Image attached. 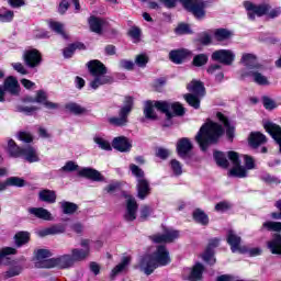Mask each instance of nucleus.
I'll list each match as a JSON object with an SVG mask.
<instances>
[{
	"label": "nucleus",
	"mask_w": 281,
	"mask_h": 281,
	"mask_svg": "<svg viewBox=\"0 0 281 281\" xmlns=\"http://www.w3.org/2000/svg\"><path fill=\"white\" fill-rule=\"evenodd\" d=\"M216 117L221 123L214 122L212 120L206 121L200 127L194 137V140L196 142L202 153H207V150H210V146H218L225 133L227 139H229V142H234V137L236 135V127L232 126L229 117L223 114V112H217Z\"/></svg>",
	"instance_id": "1"
},
{
	"label": "nucleus",
	"mask_w": 281,
	"mask_h": 281,
	"mask_svg": "<svg viewBox=\"0 0 281 281\" xmlns=\"http://www.w3.org/2000/svg\"><path fill=\"white\" fill-rule=\"evenodd\" d=\"M158 111L159 113H164L165 121L162 123V128H170L175 124L172 112H170V102L168 101H146L145 102V117L147 120H151L153 122H157L159 120V115L155 112Z\"/></svg>",
	"instance_id": "2"
},
{
	"label": "nucleus",
	"mask_w": 281,
	"mask_h": 281,
	"mask_svg": "<svg viewBox=\"0 0 281 281\" xmlns=\"http://www.w3.org/2000/svg\"><path fill=\"white\" fill-rule=\"evenodd\" d=\"M133 109H135V98L125 95L122 105L119 106V116L109 117V124L119 128L126 126L128 124V116L133 113Z\"/></svg>",
	"instance_id": "3"
},
{
	"label": "nucleus",
	"mask_w": 281,
	"mask_h": 281,
	"mask_svg": "<svg viewBox=\"0 0 281 281\" xmlns=\"http://www.w3.org/2000/svg\"><path fill=\"white\" fill-rule=\"evenodd\" d=\"M186 12H189L196 19V21H203L207 16V8L212 5V0H179Z\"/></svg>",
	"instance_id": "4"
},
{
	"label": "nucleus",
	"mask_w": 281,
	"mask_h": 281,
	"mask_svg": "<svg viewBox=\"0 0 281 281\" xmlns=\"http://www.w3.org/2000/svg\"><path fill=\"white\" fill-rule=\"evenodd\" d=\"M262 229L277 232L272 235V238L267 241V249L272 256H281V222L267 221L262 224Z\"/></svg>",
	"instance_id": "5"
},
{
	"label": "nucleus",
	"mask_w": 281,
	"mask_h": 281,
	"mask_svg": "<svg viewBox=\"0 0 281 281\" xmlns=\"http://www.w3.org/2000/svg\"><path fill=\"white\" fill-rule=\"evenodd\" d=\"M226 243L229 245L232 254H249L250 258L262 255V249L258 247L249 249L247 246H241L240 243H243V238L236 235L232 229L227 232Z\"/></svg>",
	"instance_id": "6"
},
{
	"label": "nucleus",
	"mask_w": 281,
	"mask_h": 281,
	"mask_svg": "<svg viewBox=\"0 0 281 281\" xmlns=\"http://www.w3.org/2000/svg\"><path fill=\"white\" fill-rule=\"evenodd\" d=\"M74 265H76V261H74L72 255H63L57 258L37 261L35 262V268L54 269V267H58V269H70Z\"/></svg>",
	"instance_id": "7"
},
{
	"label": "nucleus",
	"mask_w": 281,
	"mask_h": 281,
	"mask_svg": "<svg viewBox=\"0 0 281 281\" xmlns=\"http://www.w3.org/2000/svg\"><path fill=\"white\" fill-rule=\"evenodd\" d=\"M244 8L247 12L249 21H256V16L260 18L269 14V10H271V4H256L251 1H246L244 2Z\"/></svg>",
	"instance_id": "8"
},
{
	"label": "nucleus",
	"mask_w": 281,
	"mask_h": 281,
	"mask_svg": "<svg viewBox=\"0 0 281 281\" xmlns=\"http://www.w3.org/2000/svg\"><path fill=\"white\" fill-rule=\"evenodd\" d=\"M181 234L177 229L164 228V234L157 233L149 236V240L154 243V245H170V243H175Z\"/></svg>",
	"instance_id": "9"
},
{
	"label": "nucleus",
	"mask_w": 281,
	"mask_h": 281,
	"mask_svg": "<svg viewBox=\"0 0 281 281\" xmlns=\"http://www.w3.org/2000/svg\"><path fill=\"white\" fill-rule=\"evenodd\" d=\"M122 196L126 199L123 218L126 223H133V221L137 220V210H139V204H137V200H135L133 195L127 194L126 191H122Z\"/></svg>",
	"instance_id": "10"
},
{
	"label": "nucleus",
	"mask_w": 281,
	"mask_h": 281,
	"mask_svg": "<svg viewBox=\"0 0 281 281\" xmlns=\"http://www.w3.org/2000/svg\"><path fill=\"white\" fill-rule=\"evenodd\" d=\"M22 59L29 69H36L43 63V54L36 48L27 49L24 52Z\"/></svg>",
	"instance_id": "11"
},
{
	"label": "nucleus",
	"mask_w": 281,
	"mask_h": 281,
	"mask_svg": "<svg viewBox=\"0 0 281 281\" xmlns=\"http://www.w3.org/2000/svg\"><path fill=\"white\" fill-rule=\"evenodd\" d=\"M150 259L157 262L159 267H168L172 262L170 251L166 245L156 246V250L150 255Z\"/></svg>",
	"instance_id": "12"
},
{
	"label": "nucleus",
	"mask_w": 281,
	"mask_h": 281,
	"mask_svg": "<svg viewBox=\"0 0 281 281\" xmlns=\"http://www.w3.org/2000/svg\"><path fill=\"white\" fill-rule=\"evenodd\" d=\"M211 59L214 63H221V65L229 67L234 65V60H236V55L231 49H217L212 53Z\"/></svg>",
	"instance_id": "13"
},
{
	"label": "nucleus",
	"mask_w": 281,
	"mask_h": 281,
	"mask_svg": "<svg viewBox=\"0 0 281 281\" xmlns=\"http://www.w3.org/2000/svg\"><path fill=\"white\" fill-rule=\"evenodd\" d=\"M192 150H194V145L190 138L182 137L178 139L176 144V153L180 159H190L192 157Z\"/></svg>",
	"instance_id": "14"
},
{
	"label": "nucleus",
	"mask_w": 281,
	"mask_h": 281,
	"mask_svg": "<svg viewBox=\"0 0 281 281\" xmlns=\"http://www.w3.org/2000/svg\"><path fill=\"white\" fill-rule=\"evenodd\" d=\"M220 245H221V238L214 237L209 240V244L204 252L202 254V260H204L206 265H210L211 267H214V265H216V257L214 256L216 254L215 249Z\"/></svg>",
	"instance_id": "15"
},
{
	"label": "nucleus",
	"mask_w": 281,
	"mask_h": 281,
	"mask_svg": "<svg viewBox=\"0 0 281 281\" xmlns=\"http://www.w3.org/2000/svg\"><path fill=\"white\" fill-rule=\"evenodd\" d=\"M189 58H192V50L188 48H177L169 52V60L173 65H183L188 63Z\"/></svg>",
	"instance_id": "16"
},
{
	"label": "nucleus",
	"mask_w": 281,
	"mask_h": 281,
	"mask_svg": "<svg viewBox=\"0 0 281 281\" xmlns=\"http://www.w3.org/2000/svg\"><path fill=\"white\" fill-rule=\"evenodd\" d=\"M263 128L266 133H268L270 137L274 139L276 144H278L279 153L281 155V126L273 122H267L265 123Z\"/></svg>",
	"instance_id": "17"
},
{
	"label": "nucleus",
	"mask_w": 281,
	"mask_h": 281,
	"mask_svg": "<svg viewBox=\"0 0 281 281\" xmlns=\"http://www.w3.org/2000/svg\"><path fill=\"white\" fill-rule=\"evenodd\" d=\"M112 148H114V150H117L119 153H131V148H133V145L128 140V137L117 136L114 137L112 140Z\"/></svg>",
	"instance_id": "18"
},
{
	"label": "nucleus",
	"mask_w": 281,
	"mask_h": 281,
	"mask_svg": "<svg viewBox=\"0 0 281 281\" xmlns=\"http://www.w3.org/2000/svg\"><path fill=\"white\" fill-rule=\"evenodd\" d=\"M87 67H88L89 74L93 77L104 76L109 71V69H106V66L98 59H92L88 61Z\"/></svg>",
	"instance_id": "19"
},
{
	"label": "nucleus",
	"mask_w": 281,
	"mask_h": 281,
	"mask_svg": "<svg viewBox=\"0 0 281 281\" xmlns=\"http://www.w3.org/2000/svg\"><path fill=\"white\" fill-rule=\"evenodd\" d=\"M188 91L193 95H199L200 98H205L207 93L205 90V83L201 80L192 79L187 86Z\"/></svg>",
	"instance_id": "20"
},
{
	"label": "nucleus",
	"mask_w": 281,
	"mask_h": 281,
	"mask_svg": "<svg viewBox=\"0 0 281 281\" xmlns=\"http://www.w3.org/2000/svg\"><path fill=\"white\" fill-rule=\"evenodd\" d=\"M35 102L37 104H43L45 106V109H48L49 111H55L59 106L58 103L47 101V92H45V90L36 91Z\"/></svg>",
	"instance_id": "21"
},
{
	"label": "nucleus",
	"mask_w": 281,
	"mask_h": 281,
	"mask_svg": "<svg viewBox=\"0 0 281 281\" xmlns=\"http://www.w3.org/2000/svg\"><path fill=\"white\" fill-rule=\"evenodd\" d=\"M79 177H82L83 179H89L90 181H104V176H102L100 171L89 167H85L79 170Z\"/></svg>",
	"instance_id": "22"
},
{
	"label": "nucleus",
	"mask_w": 281,
	"mask_h": 281,
	"mask_svg": "<svg viewBox=\"0 0 281 281\" xmlns=\"http://www.w3.org/2000/svg\"><path fill=\"white\" fill-rule=\"evenodd\" d=\"M250 148H259L262 144H267V136L261 132H251L248 136Z\"/></svg>",
	"instance_id": "23"
},
{
	"label": "nucleus",
	"mask_w": 281,
	"mask_h": 281,
	"mask_svg": "<svg viewBox=\"0 0 281 281\" xmlns=\"http://www.w3.org/2000/svg\"><path fill=\"white\" fill-rule=\"evenodd\" d=\"M105 23L106 21L104 19L98 18L95 15H91L88 19L89 27L92 32H94V34H102Z\"/></svg>",
	"instance_id": "24"
},
{
	"label": "nucleus",
	"mask_w": 281,
	"mask_h": 281,
	"mask_svg": "<svg viewBox=\"0 0 281 281\" xmlns=\"http://www.w3.org/2000/svg\"><path fill=\"white\" fill-rule=\"evenodd\" d=\"M192 218L194 223L202 225V227H207V225H210V216L201 209H195L192 212Z\"/></svg>",
	"instance_id": "25"
},
{
	"label": "nucleus",
	"mask_w": 281,
	"mask_h": 281,
	"mask_svg": "<svg viewBox=\"0 0 281 281\" xmlns=\"http://www.w3.org/2000/svg\"><path fill=\"white\" fill-rule=\"evenodd\" d=\"M205 271V266L201 262H195V265L191 268V271L188 276L189 281H201L203 280V273Z\"/></svg>",
	"instance_id": "26"
},
{
	"label": "nucleus",
	"mask_w": 281,
	"mask_h": 281,
	"mask_svg": "<svg viewBox=\"0 0 281 281\" xmlns=\"http://www.w3.org/2000/svg\"><path fill=\"white\" fill-rule=\"evenodd\" d=\"M56 199H58V196L54 190L43 189L38 192V201H42V203H48L52 205L56 203Z\"/></svg>",
	"instance_id": "27"
},
{
	"label": "nucleus",
	"mask_w": 281,
	"mask_h": 281,
	"mask_svg": "<svg viewBox=\"0 0 281 281\" xmlns=\"http://www.w3.org/2000/svg\"><path fill=\"white\" fill-rule=\"evenodd\" d=\"M213 159L218 168H223L224 170L229 168V160H227V155L224 151L215 149L213 151Z\"/></svg>",
	"instance_id": "28"
},
{
	"label": "nucleus",
	"mask_w": 281,
	"mask_h": 281,
	"mask_svg": "<svg viewBox=\"0 0 281 281\" xmlns=\"http://www.w3.org/2000/svg\"><path fill=\"white\" fill-rule=\"evenodd\" d=\"M241 76L243 78L251 76V78H254V82H256V85H259L260 87H268V85H270L269 79L259 71H249L243 74Z\"/></svg>",
	"instance_id": "29"
},
{
	"label": "nucleus",
	"mask_w": 281,
	"mask_h": 281,
	"mask_svg": "<svg viewBox=\"0 0 281 281\" xmlns=\"http://www.w3.org/2000/svg\"><path fill=\"white\" fill-rule=\"evenodd\" d=\"M25 161L29 164H36V161H41L38 154H36V149L33 146H27L22 151V156Z\"/></svg>",
	"instance_id": "30"
},
{
	"label": "nucleus",
	"mask_w": 281,
	"mask_h": 281,
	"mask_svg": "<svg viewBox=\"0 0 281 281\" xmlns=\"http://www.w3.org/2000/svg\"><path fill=\"white\" fill-rule=\"evenodd\" d=\"M127 265H131V257H123L121 262L112 269L110 280H115V278L126 269Z\"/></svg>",
	"instance_id": "31"
},
{
	"label": "nucleus",
	"mask_w": 281,
	"mask_h": 281,
	"mask_svg": "<svg viewBox=\"0 0 281 281\" xmlns=\"http://www.w3.org/2000/svg\"><path fill=\"white\" fill-rule=\"evenodd\" d=\"M25 148L19 146L14 139H9L8 142V153L10 157H13L14 159H19V157H22L23 150Z\"/></svg>",
	"instance_id": "32"
},
{
	"label": "nucleus",
	"mask_w": 281,
	"mask_h": 281,
	"mask_svg": "<svg viewBox=\"0 0 281 281\" xmlns=\"http://www.w3.org/2000/svg\"><path fill=\"white\" fill-rule=\"evenodd\" d=\"M29 214H33V216L41 218L42 221H52V213L48 212L47 209L31 207L29 209Z\"/></svg>",
	"instance_id": "33"
},
{
	"label": "nucleus",
	"mask_w": 281,
	"mask_h": 281,
	"mask_svg": "<svg viewBox=\"0 0 281 281\" xmlns=\"http://www.w3.org/2000/svg\"><path fill=\"white\" fill-rule=\"evenodd\" d=\"M130 170L134 177L137 178V196L138 199H142V168L135 164L130 165Z\"/></svg>",
	"instance_id": "34"
},
{
	"label": "nucleus",
	"mask_w": 281,
	"mask_h": 281,
	"mask_svg": "<svg viewBox=\"0 0 281 281\" xmlns=\"http://www.w3.org/2000/svg\"><path fill=\"white\" fill-rule=\"evenodd\" d=\"M65 111L71 113L72 115H85L87 113V108L76 103V102H68L64 106Z\"/></svg>",
	"instance_id": "35"
},
{
	"label": "nucleus",
	"mask_w": 281,
	"mask_h": 281,
	"mask_svg": "<svg viewBox=\"0 0 281 281\" xmlns=\"http://www.w3.org/2000/svg\"><path fill=\"white\" fill-rule=\"evenodd\" d=\"M65 225L64 224H56L53 225L48 228H45L40 232V236L45 237V236H54L56 234H65Z\"/></svg>",
	"instance_id": "36"
},
{
	"label": "nucleus",
	"mask_w": 281,
	"mask_h": 281,
	"mask_svg": "<svg viewBox=\"0 0 281 281\" xmlns=\"http://www.w3.org/2000/svg\"><path fill=\"white\" fill-rule=\"evenodd\" d=\"M258 57L251 53H246L241 56V63L249 69H260V65L256 64Z\"/></svg>",
	"instance_id": "37"
},
{
	"label": "nucleus",
	"mask_w": 281,
	"mask_h": 281,
	"mask_svg": "<svg viewBox=\"0 0 281 281\" xmlns=\"http://www.w3.org/2000/svg\"><path fill=\"white\" fill-rule=\"evenodd\" d=\"M203 97H199L198 94H192V93L183 94V99L186 100L187 104L195 110L201 109V99Z\"/></svg>",
	"instance_id": "38"
},
{
	"label": "nucleus",
	"mask_w": 281,
	"mask_h": 281,
	"mask_svg": "<svg viewBox=\"0 0 281 281\" xmlns=\"http://www.w3.org/2000/svg\"><path fill=\"white\" fill-rule=\"evenodd\" d=\"M232 36H234V34L227 29L221 27L216 29L214 32V38L215 41H217V43H223V41H229Z\"/></svg>",
	"instance_id": "39"
},
{
	"label": "nucleus",
	"mask_w": 281,
	"mask_h": 281,
	"mask_svg": "<svg viewBox=\"0 0 281 281\" xmlns=\"http://www.w3.org/2000/svg\"><path fill=\"white\" fill-rule=\"evenodd\" d=\"M60 209L63 214H66L67 216H71L78 212V204L69 201H64L60 203Z\"/></svg>",
	"instance_id": "40"
},
{
	"label": "nucleus",
	"mask_w": 281,
	"mask_h": 281,
	"mask_svg": "<svg viewBox=\"0 0 281 281\" xmlns=\"http://www.w3.org/2000/svg\"><path fill=\"white\" fill-rule=\"evenodd\" d=\"M15 247H23L30 243V232L20 231L14 235Z\"/></svg>",
	"instance_id": "41"
},
{
	"label": "nucleus",
	"mask_w": 281,
	"mask_h": 281,
	"mask_svg": "<svg viewBox=\"0 0 281 281\" xmlns=\"http://www.w3.org/2000/svg\"><path fill=\"white\" fill-rule=\"evenodd\" d=\"M210 63V56L205 53L198 54L193 57L191 65L193 67H205Z\"/></svg>",
	"instance_id": "42"
},
{
	"label": "nucleus",
	"mask_w": 281,
	"mask_h": 281,
	"mask_svg": "<svg viewBox=\"0 0 281 281\" xmlns=\"http://www.w3.org/2000/svg\"><path fill=\"white\" fill-rule=\"evenodd\" d=\"M170 109L173 117H183L186 115V108L180 102L169 103V111Z\"/></svg>",
	"instance_id": "43"
},
{
	"label": "nucleus",
	"mask_w": 281,
	"mask_h": 281,
	"mask_svg": "<svg viewBox=\"0 0 281 281\" xmlns=\"http://www.w3.org/2000/svg\"><path fill=\"white\" fill-rule=\"evenodd\" d=\"M89 249H78L74 248L71 250V256L75 262H82V260H86L89 257Z\"/></svg>",
	"instance_id": "44"
},
{
	"label": "nucleus",
	"mask_w": 281,
	"mask_h": 281,
	"mask_svg": "<svg viewBox=\"0 0 281 281\" xmlns=\"http://www.w3.org/2000/svg\"><path fill=\"white\" fill-rule=\"evenodd\" d=\"M228 177H237L238 179H245L247 177V169L239 165H234V167L228 171Z\"/></svg>",
	"instance_id": "45"
},
{
	"label": "nucleus",
	"mask_w": 281,
	"mask_h": 281,
	"mask_svg": "<svg viewBox=\"0 0 281 281\" xmlns=\"http://www.w3.org/2000/svg\"><path fill=\"white\" fill-rule=\"evenodd\" d=\"M25 179L20 178V177H9L5 180V186L8 187H13V188H25Z\"/></svg>",
	"instance_id": "46"
},
{
	"label": "nucleus",
	"mask_w": 281,
	"mask_h": 281,
	"mask_svg": "<svg viewBox=\"0 0 281 281\" xmlns=\"http://www.w3.org/2000/svg\"><path fill=\"white\" fill-rule=\"evenodd\" d=\"M234 207V204L229 201H221L215 204L214 210L215 212H220L221 214H225V212H229Z\"/></svg>",
	"instance_id": "47"
},
{
	"label": "nucleus",
	"mask_w": 281,
	"mask_h": 281,
	"mask_svg": "<svg viewBox=\"0 0 281 281\" xmlns=\"http://www.w3.org/2000/svg\"><path fill=\"white\" fill-rule=\"evenodd\" d=\"M41 108L36 105L25 106V105H16L15 110L18 113H24V115H34L36 111H40Z\"/></svg>",
	"instance_id": "48"
},
{
	"label": "nucleus",
	"mask_w": 281,
	"mask_h": 281,
	"mask_svg": "<svg viewBox=\"0 0 281 281\" xmlns=\"http://www.w3.org/2000/svg\"><path fill=\"white\" fill-rule=\"evenodd\" d=\"M49 27L53 32H56V34H59L63 36V38H67V33H65V26L60 22L52 21L49 23Z\"/></svg>",
	"instance_id": "49"
},
{
	"label": "nucleus",
	"mask_w": 281,
	"mask_h": 281,
	"mask_svg": "<svg viewBox=\"0 0 281 281\" xmlns=\"http://www.w3.org/2000/svg\"><path fill=\"white\" fill-rule=\"evenodd\" d=\"M260 179L263 181V183H267V186H280L281 183L280 178L271 176V173H265L260 177Z\"/></svg>",
	"instance_id": "50"
},
{
	"label": "nucleus",
	"mask_w": 281,
	"mask_h": 281,
	"mask_svg": "<svg viewBox=\"0 0 281 281\" xmlns=\"http://www.w3.org/2000/svg\"><path fill=\"white\" fill-rule=\"evenodd\" d=\"M93 142H94V144H98V146H99V148H101V150H108V151L113 150V145L111 146V143H109V140H106L102 137H94Z\"/></svg>",
	"instance_id": "51"
},
{
	"label": "nucleus",
	"mask_w": 281,
	"mask_h": 281,
	"mask_svg": "<svg viewBox=\"0 0 281 281\" xmlns=\"http://www.w3.org/2000/svg\"><path fill=\"white\" fill-rule=\"evenodd\" d=\"M153 214H155V206H153L150 204L143 205L142 221H148V218H150V216H153Z\"/></svg>",
	"instance_id": "52"
},
{
	"label": "nucleus",
	"mask_w": 281,
	"mask_h": 281,
	"mask_svg": "<svg viewBox=\"0 0 281 281\" xmlns=\"http://www.w3.org/2000/svg\"><path fill=\"white\" fill-rule=\"evenodd\" d=\"M262 104L267 111H273V109H278V103H276L273 99L267 95L262 97Z\"/></svg>",
	"instance_id": "53"
},
{
	"label": "nucleus",
	"mask_w": 281,
	"mask_h": 281,
	"mask_svg": "<svg viewBox=\"0 0 281 281\" xmlns=\"http://www.w3.org/2000/svg\"><path fill=\"white\" fill-rule=\"evenodd\" d=\"M171 170L176 177H180V175H183V167L181 166V162L177 159H171L170 161Z\"/></svg>",
	"instance_id": "54"
},
{
	"label": "nucleus",
	"mask_w": 281,
	"mask_h": 281,
	"mask_svg": "<svg viewBox=\"0 0 281 281\" xmlns=\"http://www.w3.org/2000/svg\"><path fill=\"white\" fill-rule=\"evenodd\" d=\"M14 21V11L7 10L3 13L0 11V22L1 23H12Z\"/></svg>",
	"instance_id": "55"
},
{
	"label": "nucleus",
	"mask_w": 281,
	"mask_h": 281,
	"mask_svg": "<svg viewBox=\"0 0 281 281\" xmlns=\"http://www.w3.org/2000/svg\"><path fill=\"white\" fill-rule=\"evenodd\" d=\"M151 190L153 189L150 188V183L148 182V180L143 178L142 179V201H144L146 196H149Z\"/></svg>",
	"instance_id": "56"
},
{
	"label": "nucleus",
	"mask_w": 281,
	"mask_h": 281,
	"mask_svg": "<svg viewBox=\"0 0 281 281\" xmlns=\"http://www.w3.org/2000/svg\"><path fill=\"white\" fill-rule=\"evenodd\" d=\"M22 268L21 266H14L9 268V270L4 273V278L8 280L10 278H15V276H21Z\"/></svg>",
	"instance_id": "57"
},
{
	"label": "nucleus",
	"mask_w": 281,
	"mask_h": 281,
	"mask_svg": "<svg viewBox=\"0 0 281 281\" xmlns=\"http://www.w3.org/2000/svg\"><path fill=\"white\" fill-rule=\"evenodd\" d=\"M157 267H159V265L155 262L153 259H149L144 268V273H146L147 276H151V273L155 272V269H157Z\"/></svg>",
	"instance_id": "58"
},
{
	"label": "nucleus",
	"mask_w": 281,
	"mask_h": 281,
	"mask_svg": "<svg viewBox=\"0 0 281 281\" xmlns=\"http://www.w3.org/2000/svg\"><path fill=\"white\" fill-rule=\"evenodd\" d=\"M78 170V165L76 162L69 160L65 164L64 167L59 169V172H76Z\"/></svg>",
	"instance_id": "59"
},
{
	"label": "nucleus",
	"mask_w": 281,
	"mask_h": 281,
	"mask_svg": "<svg viewBox=\"0 0 281 281\" xmlns=\"http://www.w3.org/2000/svg\"><path fill=\"white\" fill-rule=\"evenodd\" d=\"M18 139L24 142V144H32V142H34V136L27 132H19Z\"/></svg>",
	"instance_id": "60"
},
{
	"label": "nucleus",
	"mask_w": 281,
	"mask_h": 281,
	"mask_svg": "<svg viewBox=\"0 0 281 281\" xmlns=\"http://www.w3.org/2000/svg\"><path fill=\"white\" fill-rule=\"evenodd\" d=\"M45 258H52V251L48 249H38L36 252V260L41 262V260H47Z\"/></svg>",
	"instance_id": "61"
},
{
	"label": "nucleus",
	"mask_w": 281,
	"mask_h": 281,
	"mask_svg": "<svg viewBox=\"0 0 281 281\" xmlns=\"http://www.w3.org/2000/svg\"><path fill=\"white\" fill-rule=\"evenodd\" d=\"M177 34H192V30L190 29V24L180 23L176 27Z\"/></svg>",
	"instance_id": "62"
},
{
	"label": "nucleus",
	"mask_w": 281,
	"mask_h": 281,
	"mask_svg": "<svg viewBox=\"0 0 281 281\" xmlns=\"http://www.w3.org/2000/svg\"><path fill=\"white\" fill-rule=\"evenodd\" d=\"M227 157H228L229 161H232V164L234 166H239V164H240V156L238 155V153H236L234 150L227 151Z\"/></svg>",
	"instance_id": "63"
},
{
	"label": "nucleus",
	"mask_w": 281,
	"mask_h": 281,
	"mask_svg": "<svg viewBox=\"0 0 281 281\" xmlns=\"http://www.w3.org/2000/svg\"><path fill=\"white\" fill-rule=\"evenodd\" d=\"M16 254L15 248L5 247L0 250V260H3L5 256H14Z\"/></svg>",
	"instance_id": "64"
}]
</instances>
